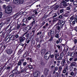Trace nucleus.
<instances>
[{
	"label": "nucleus",
	"mask_w": 77,
	"mask_h": 77,
	"mask_svg": "<svg viewBox=\"0 0 77 77\" xmlns=\"http://www.w3.org/2000/svg\"><path fill=\"white\" fill-rule=\"evenodd\" d=\"M57 28L58 30H60V27L59 26H57Z\"/></svg>",
	"instance_id": "37"
},
{
	"label": "nucleus",
	"mask_w": 77,
	"mask_h": 77,
	"mask_svg": "<svg viewBox=\"0 0 77 77\" xmlns=\"http://www.w3.org/2000/svg\"><path fill=\"white\" fill-rule=\"evenodd\" d=\"M57 46V47L59 49H60L61 48V47H60V45H56Z\"/></svg>",
	"instance_id": "47"
},
{
	"label": "nucleus",
	"mask_w": 77,
	"mask_h": 77,
	"mask_svg": "<svg viewBox=\"0 0 77 77\" xmlns=\"http://www.w3.org/2000/svg\"><path fill=\"white\" fill-rule=\"evenodd\" d=\"M32 18H33V17H32V16H29L27 17V19L28 20H30L32 19Z\"/></svg>",
	"instance_id": "27"
},
{
	"label": "nucleus",
	"mask_w": 77,
	"mask_h": 77,
	"mask_svg": "<svg viewBox=\"0 0 77 77\" xmlns=\"http://www.w3.org/2000/svg\"><path fill=\"white\" fill-rule=\"evenodd\" d=\"M15 70H13L12 71V73L13 74H15L16 73V72H15Z\"/></svg>",
	"instance_id": "49"
},
{
	"label": "nucleus",
	"mask_w": 77,
	"mask_h": 77,
	"mask_svg": "<svg viewBox=\"0 0 77 77\" xmlns=\"http://www.w3.org/2000/svg\"><path fill=\"white\" fill-rule=\"evenodd\" d=\"M35 40L37 42H39V40L38 38H36Z\"/></svg>",
	"instance_id": "57"
},
{
	"label": "nucleus",
	"mask_w": 77,
	"mask_h": 77,
	"mask_svg": "<svg viewBox=\"0 0 77 77\" xmlns=\"http://www.w3.org/2000/svg\"><path fill=\"white\" fill-rule=\"evenodd\" d=\"M51 54V52L50 51L47 52L44 56V59L46 60H47L50 59V55Z\"/></svg>",
	"instance_id": "2"
},
{
	"label": "nucleus",
	"mask_w": 77,
	"mask_h": 77,
	"mask_svg": "<svg viewBox=\"0 0 77 77\" xmlns=\"http://www.w3.org/2000/svg\"><path fill=\"white\" fill-rule=\"evenodd\" d=\"M11 68V67L10 66H8L6 68V69L7 70H9V69H10Z\"/></svg>",
	"instance_id": "38"
},
{
	"label": "nucleus",
	"mask_w": 77,
	"mask_h": 77,
	"mask_svg": "<svg viewBox=\"0 0 77 77\" xmlns=\"http://www.w3.org/2000/svg\"><path fill=\"white\" fill-rule=\"evenodd\" d=\"M29 61L30 62L32 63V58H29Z\"/></svg>",
	"instance_id": "61"
},
{
	"label": "nucleus",
	"mask_w": 77,
	"mask_h": 77,
	"mask_svg": "<svg viewBox=\"0 0 77 77\" xmlns=\"http://www.w3.org/2000/svg\"><path fill=\"white\" fill-rule=\"evenodd\" d=\"M53 36H51V38L48 40L49 41H50V42H51V41H53Z\"/></svg>",
	"instance_id": "23"
},
{
	"label": "nucleus",
	"mask_w": 77,
	"mask_h": 77,
	"mask_svg": "<svg viewBox=\"0 0 77 77\" xmlns=\"http://www.w3.org/2000/svg\"><path fill=\"white\" fill-rule=\"evenodd\" d=\"M30 38H29L28 39V38H27L26 40V43L27 44H29V42H30Z\"/></svg>",
	"instance_id": "19"
},
{
	"label": "nucleus",
	"mask_w": 77,
	"mask_h": 77,
	"mask_svg": "<svg viewBox=\"0 0 77 77\" xmlns=\"http://www.w3.org/2000/svg\"><path fill=\"white\" fill-rule=\"evenodd\" d=\"M18 66H17L16 67H15L14 69L15 71H16L17 70V69H18Z\"/></svg>",
	"instance_id": "50"
},
{
	"label": "nucleus",
	"mask_w": 77,
	"mask_h": 77,
	"mask_svg": "<svg viewBox=\"0 0 77 77\" xmlns=\"http://www.w3.org/2000/svg\"><path fill=\"white\" fill-rule=\"evenodd\" d=\"M19 40L20 42H23L24 41H25V40H26V38L24 37H20L19 38Z\"/></svg>",
	"instance_id": "12"
},
{
	"label": "nucleus",
	"mask_w": 77,
	"mask_h": 77,
	"mask_svg": "<svg viewBox=\"0 0 77 77\" xmlns=\"http://www.w3.org/2000/svg\"><path fill=\"white\" fill-rule=\"evenodd\" d=\"M26 65H27V62H24L23 63V66H26Z\"/></svg>",
	"instance_id": "35"
},
{
	"label": "nucleus",
	"mask_w": 77,
	"mask_h": 77,
	"mask_svg": "<svg viewBox=\"0 0 77 77\" xmlns=\"http://www.w3.org/2000/svg\"><path fill=\"white\" fill-rule=\"evenodd\" d=\"M3 25V23H1L0 24V27H2Z\"/></svg>",
	"instance_id": "63"
},
{
	"label": "nucleus",
	"mask_w": 77,
	"mask_h": 77,
	"mask_svg": "<svg viewBox=\"0 0 77 77\" xmlns=\"http://www.w3.org/2000/svg\"><path fill=\"white\" fill-rule=\"evenodd\" d=\"M58 40H59V42H62V38H60L58 39Z\"/></svg>",
	"instance_id": "60"
},
{
	"label": "nucleus",
	"mask_w": 77,
	"mask_h": 77,
	"mask_svg": "<svg viewBox=\"0 0 77 77\" xmlns=\"http://www.w3.org/2000/svg\"><path fill=\"white\" fill-rule=\"evenodd\" d=\"M54 16H53L52 18H55V17H57V14L55 13H54Z\"/></svg>",
	"instance_id": "39"
},
{
	"label": "nucleus",
	"mask_w": 77,
	"mask_h": 77,
	"mask_svg": "<svg viewBox=\"0 0 77 77\" xmlns=\"http://www.w3.org/2000/svg\"><path fill=\"white\" fill-rule=\"evenodd\" d=\"M74 10H75L76 11H77V6H76V7H75V8L74 9Z\"/></svg>",
	"instance_id": "64"
},
{
	"label": "nucleus",
	"mask_w": 77,
	"mask_h": 77,
	"mask_svg": "<svg viewBox=\"0 0 77 77\" xmlns=\"http://www.w3.org/2000/svg\"><path fill=\"white\" fill-rule=\"evenodd\" d=\"M3 31H1L0 32V36H3Z\"/></svg>",
	"instance_id": "32"
},
{
	"label": "nucleus",
	"mask_w": 77,
	"mask_h": 77,
	"mask_svg": "<svg viewBox=\"0 0 77 77\" xmlns=\"http://www.w3.org/2000/svg\"><path fill=\"white\" fill-rule=\"evenodd\" d=\"M66 59H64L62 60L61 63L62 65L63 66H65V64L66 63Z\"/></svg>",
	"instance_id": "10"
},
{
	"label": "nucleus",
	"mask_w": 77,
	"mask_h": 77,
	"mask_svg": "<svg viewBox=\"0 0 77 77\" xmlns=\"http://www.w3.org/2000/svg\"><path fill=\"white\" fill-rule=\"evenodd\" d=\"M13 2L16 5L19 4H23L24 2L23 0H13Z\"/></svg>",
	"instance_id": "4"
},
{
	"label": "nucleus",
	"mask_w": 77,
	"mask_h": 77,
	"mask_svg": "<svg viewBox=\"0 0 77 77\" xmlns=\"http://www.w3.org/2000/svg\"><path fill=\"white\" fill-rule=\"evenodd\" d=\"M61 20H59L58 21V25H60V24H62V23H63V22H62V23H61Z\"/></svg>",
	"instance_id": "28"
},
{
	"label": "nucleus",
	"mask_w": 77,
	"mask_h": 77,
	"mask_svg": "<svg viewBox=\"0 0 77 77\" xmlns=\"http://www.w3.org/2000/svg\"><path fill=\"white\" fill-rule=\"evenodd\" d=\"M64 10V9H63L60 10V13H63V12Z\"/></svg>",
	"instance_id": "42"
},
{
	"label": "nucleus",
	"mask_w": 77,
	"mask_h": 77,
	"mask_svg": "<svg viewBox=\"0 0 77 77\" xmlns=\"http://www.w3.org/2000/svg\"><path fill=\"white\" fill-rule=\"evenodd\" d=\"M48 71H49V69L47 68H45L44 73V75L47 76L48 74Z\"/></svg>",
	"instance_id": "8"
},
{
	"label": "nucleus",
	"mask_w": 77,
	"mask_h": 77,
	"mask_svg": "<svg viewBox=\"0 0 77 77\" xmlns=\"http://www.w3.org/2000/svg\"><path fill=\"white\" fill-rule=\"evenodd\" d=\"M35 24V20H34L30 24V26H33V24Z\"/></svg>",
	"instance_id": "21"
},
{
	"label": "nucleus",
	"mask_w": 77,
	"mask_h": 77,
	"mask_svg": "<svg viewBox=\"0 0 77 77\" xmlns=\"http://www.w3.org/2000/svg\"><path fill=\"white\" fill-rule=\"evenodd\" d=\"M59 5H56L54 8V10H57V8H59Z\"/></svg>",
	"instance_id": "22"
},
{
	"label": "nucleus",
	"mask_w": 77,
	"mask_h": 77,
	"mask_svg": "<svg viewBox=\"0 0 77 77\" xmlns=\"http://www.w3.org/2000/svg\"><path fill=\"white\" fill-rule=\"evenodd\" d=\"M20 25H18L17 26V30H18L20 28Z\"/></svg>",
	"instance_id": "33"
},
{
	"label": "nucleus",
	"mask_w": 77,
	"mask_h": 77,
	"mask_svg": "<svg viewBox=\"0 0 77 77\" xmlns=\"http://www.w3.org/2000/svg\"><path fill=\"white\" fill-rule=\"evenodd\" d=\"M54 55L53 54L50 55V57L51 58V59L52 58H53L54 57Z\"/></svg>",
	"instance_id": "46"
},
{
	"label": "nucleus",
	"mask_w": 77,
	"mask_h": 77,
	"mask_svg": "<svg viewBox=\"0 0 77 77\" xmlns=\"http://www.w3.org/2000/svg\"><path fill=\"white\" fill-rule=\"evenodd\" d=\"M50 32H48V35L49 36H53L54 35V30L53 29H51L49 30Z\"/></svg>",
	"instance_id": "6"
},
{
	"label": "nucleus",
	"mask_w": 77,
	"mask_h": 77,
	"mask_svg": "<svg viewBox=\"0 0 77 77\" xmlns=\"http://www.w3.org/2000/svg\"><path fill=\"white\" fill-rule=\"evenodd\" d=\"M57 21V18H56L53 19V23H54L56 21Z\"/></svg>",
	"instance_id": "30"
},
{
	"label": "nucleus",
	"mask_w": 77,
	"mask_h": 77,
	"mask_svg": "<svg viewBox=\"0 0 77 77\" xmlns=\"http://www.w3.org/2000/svg\"><path fill=\"white\" fill-rule=\"evenodd\" d=\"M36 31V30L35 29L34 30H32V32L33 35H34L35 34V31Z\"/></svg>",
	"instance_id": "52"
},
{
	"label": "nucleus",
	"mask_w": 77,
	"mask_h": 77,
	"mask_svg": "<svg viewBox=\"0 0 77 77\" xmlns=\"http://www.w3.org/2000/svg\"><path fill=\"white\" fill-rule=\"evenodd\" d=\"M71 52H69L68 53V56H71Z\"/></svg>",
	"instance_id": "53"
},
{
	"label": "nucleus",
	"mask_w": 77,
	"mask_h": 77,
	"mask_svg": "<svg viewBox=\"0 0 77 77\" xmlns=\"http://www.w3.org/2000/svg\"><path fill=\"white\" fill-rule=\"evenodd\" d=\"M75 56V52H73L71 53V56L72 57H74Z\"/></svg>",
	"instance_id": "20"
},
{
	"label": "nucleus",
	"mask_w": 77,
	"mask_h": 77,
	"mask_svg": "<svg viewBox=\"0 0 77 77\" xmlns=\"http://www.w3.org/2000/svg\"><path fill=\"white\" fill-rule=\"evenodd\" d=\"M76 65V63L75 62H72L70 63V66H74Z\"/></svg>",
	"instance_id": "16"
},
{
	"label": "nucleus",
	"mask_w": 77,
	"mask_h": 77,
	"mask_svg": "<svg viewBox=\"0 0 77 77\" xmlns=\"http://www.w3.org/2000/svg\"><path fill=\"white\" fill-rule=\"evenodd\" d=\"M21 63H22V62L19 61L17 63L18 66H20V65L21 66Z\"/></svg>",
	"instance_id": "26"
},
{
	"label": "nucleus",
	"mask_w": 77,
	"mask_h": 77,
	"mask_svg": "<svg viewBox=\"0 0 77 77\" xmlns=\"http://www.w3.org/2000/svg\"><path fill=\"white\" fill-rule=\"evenodd\" d=\"M59 32L57 34H56V35H55V38H59Z\"/></svg>",
	"instance_id": "29"
},
{
	"label": "nucleus",
	"mask_w": 77,
	"mask_h": 77,
	"mask_svg": "<svg viewBox=\"0 0 77 77\" xmlns=\"http://www.w3.org/2000/svg\"><path fill=\"white\" fill-rule=\"evenodd\" d=\"M70 63H71V61H70V60L69 61L68 60H67V64L68 65H69V64H70Z\"/></svg>",
	"instance_id": "48"
},
{
	"label": "nucleus",
	"mask_w": 77,
	"mask_h": 77,
	"mask_svg": "<svg viewBox=\"0 0 77 77\" xmlns=\"http://www.w3.org/2000/svg\"><path fill=\"white\" fill-rule=\"evenodd\" d=\"M3 43H1L0 44V48H2L3 47Z\"/></svg>",
	"instance_id": "41"
},
{
	"label": "nucleus",
	"mask_w": 77,
	"mask_h": 77,
	"mask_svg": "<svg viewBox=\"0 0 77 77\" xmlns=\"http://www.w3.org/2000/svg\"><path fill=\"white\" fill-rule=\"evenodd\" d=\"M12 11V7L8 6L7 7V9L5 10V12L7 14H10Z\"/></svg>",
	"instance_id": "3"
},
{
	"label": "nucleus",
	"mask_w": 77,
	"mask_h": 77,
	"mask_svg": "<svg viewBox=\"0 0 77 77\" xmlns=\"http://www.w3.org/2000/svg\"><path fill=\"white\" fill-rule=\"evenodd\" d=\"M13 52V51L11 49H8L6 51V53L8 54H11Z\"/></svg>",
	"instance_id": "11"
},
{
	"label": "nucleus",
	"mask_w": 77,
	"mask_h": 77,
	"mask_svg": "<svg viewBox=\"0 0 77 77\" xmlns=\"http://www.w3.org/2000/svg\"><path fill=\"white\" fill-rule=\"evenodd\" d=\"M11 40V39L10 38L8 37L6 40V41L7 42H9V40Z\"/></svg>",
	"instance_id": "36"
},
{
	"label": "nucleus",
	"mask_w": 77,
	"mask_h": 77,
	"mask_svg": "<svg viewBox=\"0 0 77 77\" xmlns=\"http://www.w3.org/2000/svg\"><path fill=\"white\" fill-rule=\"evenodd\" d=\"M21 15L19 13H17L15 14V15H14V17H15V18H17V17H20Z\"/></svg>",
	"instance_id": "15"
},
{
	"label": "nucleus",
	"mask_w": 77,
	"mask_h": 77,
	"mask_svg": "<svg viewBox=\"0 0 77 77\" xmlns=\"http://www.w3.org/2000/svg\"><path fill=\"white\" fill-rule=\"evenodd\" d=\"M15 38H16V39H17V38H18L19 37V36L17 34L16 35H15Z\"/></svg>",
	"instance_id": "54"
},
{
	"label": "nucleus",
	"mask_w": 77,
	"mask_h": 77,
	"mask_svg": "<svg viewBox=\"0 0 77 77\" xmlns=\"http://www.w3.org/2000/svg\"><path fill=\"white\" fill-rule=\"evenodd\" d=\"M58 69H59V70H62V66H59V67Z\"/></svg>",
	"instance_id": "34"
},
{
	"label": "nucleus",
	"mask_w": 77,
	"mask_h": 77,
	"mask_svg": "<svg viewBox=\"0 0 77 77\" xmlns=\"http://www.w3.org/2000/svg\"><path fill=\"white\" fill-rule=\"evenodd\" d=\"M65 69H66V70H68L69 69H68V65H66V66Z\"/></svg>",
	"instance_id": "43"
},
{
	"label": "nucleus",
	"mask_w": 77,
	"mask_h": 77,
	"mask_svg": "<svg viewBox=\"0 0 77 77\" xmlns=\"http://www.w3.org/2000/svg\"><path fill=\"white\" fill-rule=\"evenodd\" d=\"M27 67H28L29 69H33V68L32 67V66L30 65H28L27 66Z\"/></svg>",
	"instance_id": "25"
},
{
	"label": "nucleus",
	"mask_w": 77,
	"mask_h": 77,
	"mask_svg": "<svg viewBox=\"0 0 77 77\" xmlns=\"http://www.w3.org/2000/svg\"><path fill=\"white\" fill-rule=\"evenodd\" d=\"M27 54H28V52H25L23 56V57H26L27 56Z\"/></svg>",
	"instance_id": "17"
},
{
	"label": "nucleus",
	"mask_w": 77,
	"mask_h": 77,
	"mask_svg": "<svg viewBox=\"0 0 77 77\" xmlns=\"http://www.w3.org/2000/svg\"><path fill=\"white\" fill-rule=\"evenodd\" d=\"M40 65H42V66H43V65H44V63L43 62H41L40 63Z\"/></svg>",
	"instance_id": "58"
},
{
	"label": "nucleus",
	"mask_w": 77,
	"mask_h": 77,
	"mask_svg": "<svg viewBox=\"0 0 77 77\" xmlns=\"http://www.w3.org/2000/svg\"><path fill=\"white\" fill-rule=\"evenodd\" d=\"M29 33H28L27 34H26V38H29Z\"/></svg>",
	"instance_id": "55"
},
{
	"label": "nucleus",
	"mask_w": 77,
	"mask_h": 77,
	"mask_svg": "<svg viewBox=\"0 0 77 77\" xmlns=\"http://www.w3.org/2000/svg\"><path fill=\"white\" fill-rule=\"evenodd\" d=\"M72 60H73V58L72 57H71L69 59V60L70 61V62H71Z\"/></svg>",
	"instance_id": "59"
},
{
	"label": "nucleus",
	"mask_w": 77,
	"mask_h": 77,
	"mask_svg": "<svg viewBox=\"0 0 77 77\" xmlns=\"http://www.w3.org/2000/svg\"><path fill=\"white\" fill-rule=\"evenodd\" d=\"M14 77V74H13L11 75L9 77Z\"/></svg>",
	"instance_id": "62"
},
{
	"label": "nucleus",
	"mask_w": 77,
	"mask_h": 77,
	"mask_svg": "<svg viewBox=\"0 0 77 77\" xmlns=\"http://www.w3.org/2000/svg\"><path fill=\"white\" fill-rule=\"evenodd\" d=\"M27 71V69H26V68H24L21 70V71L17 72H16L15 75L20 74V73H22V72H23L24 71Z\"/></svg>",
	"instance_id": "7"
},
{
	"label": "nucleus",
	"mask_w": 77,
	"mask_h": 77,
	"mask_svg": "<svg viewBox=\"0 0 77 77\" xmlns=\"http://www.w3.org/2000/svg\"><path fill=\"white\" fill-rule=\"evenodd\" d=\"M55 71H57V70H58V67L56 66L55 67Z\"/></svg>",
	"instance_id": "56"
},
{
	"label": "nucleus",
	"mask_w": 77,
	"mask_h": 77,
	"mask_svg": "<svg viewBox=\"0 0 77 77\" xmlns=\"http://www.w3.org/2000/svg\"><path fill=\"white\" fill-rule=\"evenodd\" d=\"M76 18V16L75 15H73L70 18V19L71 20H74V19H75Z\"/></svg>",
	"instance_id": "18"
},
{
	"label": "nucleus",
	"mask_w": 77,
	"mask_h": 77,
	"mask_svg": "<svg viewBox=\"0 0 77 77\" xmlns=\"http://www.w3.org/2000/svg\"><path fill=\"white\" fill-rule=\"evenodd\" d=\"M63 4H61L60 5V8H65V6H67L68 5H69V2H66V1L63 0L62 2Z\"/></svg>",
	"instance_id": "5"
},
{
	"label": "nucleus",
	"mask_w": 77,
	"mask_h": 77,
	"mask_svg": "<svg viewBox=\"0 0 77 77\" xmlns=\"http://www.w3.org/2000/svg\"><path fill=\"white\" fill-rule=\"evenodd\" d=\"M63 52H62L60 54V56L59 54L55 53V59L56 60H62V57H63Z\"/></svg>",
	"instance_id": "1"
},
{
	"label": "nucleus",
	"mask_w": 77,
	"mask_h": 77,
	"mask_svg": "<svg viewBox=\"0 0 77 77\" xmlns=\"http://www.w3.org/2000/svg\"><path fill=\"white\" fill-rule=\"evenodd\" d=\"M67 10H68V11H69V10H70L71 9V7L70 6H68L66 8Z\"/></svg>",
	"instance_id": "40"
},
{
	"label": "nucleus",
	"mask_w": 77,
	"mask_h": 77,
	"mask_svg": "<svg viewBox=\"0 0 77 77\" xmlns=\"http://www.w3.org/2000/svg\"><path fill=\"white\" fill-rule=\"evenodd\" d=\"M70 75H72V76H74V75H75V74H74V72H70Z\"/></svg>",
	"instance_id": "24"
},
{
	"label": "nucleus",
	"mask_w": 77,
	"mask_h": 77,
	"mask_svg": "<svg viewBox=\"0 0 77 77\" xmlns=\"http://www.w3.org/2000/svg\"><path fill=\"white\" fill-rule=\"evenodd\" d=\"M22 18H23V19L22 20V22H27H27H28V21H28L27 18H25L24 17H22Z\"/></svg>",
	"instance_id": "13"
},
{
	"label": "nucleus",
	"mask_w": 77,
	"mask_h": 77,
	"mask_svg": "<svg viewBox=\"0 0 77 77\" xmlns=\"http://www.w3.org/2000/svg\"><path fill=\"white\" fill-rule=\"evenodd\" d=\"M30 26H28L27 27V28H29L28 29V30H30L31 29H32V25H30Z\"/></svg>",
	"instance_id": "31"
},
{
	"label": "nucleus",
	"mask_w": 77,
	"mask_h": 77,
	"mask_svg": "<svg viewBox=\"0 0 77 77\" xmlns=\"http://www.w3.org/2000/svg\"><path fill=\"white\" fill-rule=\"evenodd\" d=\"M40 74V73H39V72H35L34 73L33 75L34 77H39V75Z\"/></svg>",
	"instance_id": "9"
},
{
	"label": "nucleus",
	"mask_w": 77,
	"mask_h": 77,
	"mask_svg": "<svg viewBox=\"0 0 77 77\" xmlns=\"http://www.w3.org/2000/svg\"><path fill=\"white\" fill-rule=\"evenodd\" d=\"M10 38V40L13 41H14V40H15L16 39L15 36L14 35H12Z\"/></svg>",
	"instance_id": "14"
},
{
	"label": "nucleus",
	"mask_w": 77,
	"mask_h": 77,
	"mask_svg": "<svg viewBox=\"0 0 77 77\" xmlns=\"http://www.w3.org/2000/svg\"><path fill=\"white\" fill-rule=\"evenodd\" d=\"M66 69H64L63 71V73H66Z\"/></svg>",
	"instance_id": "51"
},
{
	"label": "nucleus",
	"mask_w": 77,
	"mask_h": 77,
	"mask_svg": "<svg viewBox=\"0 0 77 77\" xmlns=\"http://www.w3.org/2000/svg\"><path fill=\"white\" fill-rule=\"evenodd\" d=\"M42 34V32H38L37 34V35H41Z\"/></svg>",
	"instance_id": "45"
},
{
	"label": "nucleus",
	"mask_w": 77,
	"mask_h": 77,
	"mask_svg": "<svg viewBox=\"0 0 77 77\" xmlns=\"http://www.w3.org/2000/svg\"><path fill=\"white\" fill-rule=\"evenodd\" d=\"M2 15H3V13L2 12H0V18L2 17Z\"/></svg>",
	"instance_id": "44"
}]
</instances>
